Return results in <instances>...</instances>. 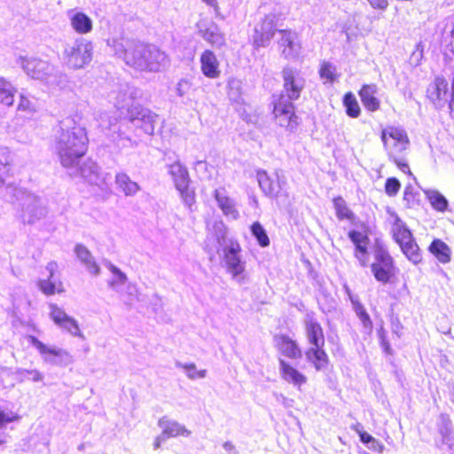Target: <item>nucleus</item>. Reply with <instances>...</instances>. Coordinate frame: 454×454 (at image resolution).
I'll use <instances>...</instances> for the list:
<instances>
[{"label": "nucleus", "mask_w": 454, "mask_h": 454, "mask_svg": "<svg viewBox=\"0 0 454 454\" xmlns=\"http://www.w3.org/2000/svg\"><path fill=\"white\" fill-rule=\"evenodd\" d=\"M58 141L59 157L63 168L72 169L73 176L87 177L97 175V164L91 159L82 161L88 151L89 138L85 129L72 118H67Z\"/></svg>", "instance_id": "f257e3e1"}, {"label": "nucleus", "mask_w": 454, "mask_h": 454, "mask_svg": "<svg viewBox=\"0 0 454 454\" xmlns=\"http://www.w3.org/2000/svg\"><path fill=\"white\" fill-rule=\"evenodd\" d=\"M121 46L115 50V53L128 66L140 71L158 72L167 59V55L159 48L142 42L127 41Z\"/></svg>", "instance_id": "f03ea898"}, {"label": "nucleus", "mask_w": 454, "mask_h": 454, "mask_svg": "<svg viewBox=\"0 0 454 454\" xmlns=\"http://www.w3.org/2000/svg\"><path fill=\"white\" fill-rule=\"evenodd\" d=\"M380 138L384 149L396 167L403 173L411 175L408 163L397 156L406 151L410 145V139L407 132L398 126H387L381 130Z\"/></svg>", "instance_id": "7ed1b4c3"}, {"label": "nucleus", "mask_w": 454, "mask_h": 454, "mask_svg": "<svg viewBox=\"0 0 454 454\" xmlns=\"http://www.w3.org/2000/svg\"><path fill=\"white\" fill-rule=\"evenodd\" d=\"M390 215L392 217L390 233L393 240L410 262L415 265L419 264L423 260V254L412 231L397 214L393 212Z\"/></svg>", "instance_id": "20e7f679"}, {"label": "nucleus", "mask_w": 454, "mask_h": 454, "mask_svg": "<svg viewBox=\"0 0 454 454\" xmlns=\"http://www.w3.org/2000/svg\"><path fill=\"white\" fill-rule=\"evenodd\" d=\"M293 101L286 99L284 93H279L273 95L270 102L276 124L288 132H294L301 122Z\"/></svg>", "instance_id": "39448f33"}, {"label": "nucleus", "mask_w": 454, "mask_h": 454, "mask_svg": "<svg viewBox=\"0 0 454 454\" xmlns=\"http://www.w3.org/2000/svg\"><path fill=\"white\" fill-rule=\"evenodd\" d=\"M371 270L375 279L382 284L392 282L395 278L397 270L394 258L384 248L376 250L374 262L371 264Z\"/></svg>", "instance_id": "423d86ee"}, {"label": "nucleus", "mask_w": 454, "mask_h": 454, "mask_svg": "<svg viewBox=\"0 0 454 454\" xmlns=\"http://www.w3.org/2000/svg\"><path fill=\"white\" fill-rule=\"evenodd\" d=\"M451 97V83L443 75H436L425 90L426 100L435 108H442Z\"/></svg>", "instance_id": "0eeeda50"}, {"label": "nucleus", "mask_w": 454, "mask_h": 454, "mask_svg": "<svg viewBox=\"0 0 454 454\" xmlns=\"http://www.w3.org/2000/svg\"><path fill=\"white\" fill-rule=\"evenodd\" d=\"M169 173L183 201L189 207L192 206L195 202V192L190 187V177L187 168L179 161H176L169 165Z\"/></svg>", "instance_id": "6e6552de"}, {"label": "nucleus", "mask_w": 454, "mask_h": 454, "mask_svg": "<svg viewBox=\"0 0 454 454\" xmlns=\"http://www.w3.org/2000/svg\"><path fill=\"white\" fill-rule=\"evenodd\" d=\"M348 237L355 246L354 255L358 260L363 267H367L369 264V251L368 247L370 244L369 229L364 223L358 225V229L350 230Z\"/></svg>", "instance_id": "1a4fd4ad"}, {"label": "nucleus", "mask_w": 454, "mask_h": 454, "mask_svg": "<svg viewBox=\"0 0 454 454\" xmlns=\"http://www.w3.org/2000/svg\"><path fill=\"white\" fill-rule=\"evenodd\" d=\"M277 22V14L268 13L264 15L260 23L254 27L251 39L254 48L264 47L270 43L278 31L276 28Z\"/></svg>", "instance_id": "9d476101"}, {"label": "nucleus", "mask_w": 454, "mask_h": 454, "mask_svg": "<svg viewBox=\"0 0 454 454\" xmlns=\"http://www.w3.org/2000/svg\"><path fill=\"white\" fill-rule=\"evenodd\" d=\"M241 251V246L237 240H231L228 246L223 248V262L225 270L233 278L245 272V262L240 257Z\"/></svg>", "instance_id": "9b49d317"}, {"label": "nucleus", "mask_w": 454, "mask_h": 454, "mask_svg": "<svg viewBox=\"0 0 454 454\" xmlns=\"http://www.w3.org/2000/svg\"><path fill=\"white\" fill-rule=\"evenodd\" d=\"M281 76L285 98L290 100L299 99L305 83L299 72L291 67H286L281 71Z\"/></svg>", "instance_id": "f8f14e48"}, {"label": "nucleus", "mask_w": 454, "mask_h": 454, "mask_svg": "<svg viewBox=\"0 0 454 454\" xmlns=\"http://www.w3.org/2000/svg\"><path fill=\"white\" fill-rule=\"evenodd\" d=\"M67 63L74 69L83 67L92 59V48L90 43L75 42L64 52Z\"/></svg>", "instance_id": "ddd939ff"}, {"label": "nucleus", "mask_w": 454, "mask_h": 454, "mask_svg": "<svg viewBox=\"0 0 454 454\" xmlns=\"http://www.w3.org/2000/svg\"><path fill=\"white\" fill-rule=\"evenodd\" d=\"M46 269L49 271L48 278L46 279H40L37 282L40 291L47 296L64 293L65 287L63 283L60 280L54 279V276L58 272V263L51 262L47 264Z\"/></svg>", "instance_id": "4468645a"}, {"label": "nucleus", "mask_w": 454, "mask_h": 454, "mask_svg": "<svg viewBox=\"0 0 454 454\" xmlns=\"http://www.w3.org/2000/svg\"><path fill=\"white\" fill-rule=\"evenodd\" d=\"M275 347L284 356L296 360L301 357V349L295 340L287 334H277L274 336Z\"/></svg>", "instance_id": "2eb2a0df"}, {"label": "nucleus", "mask_w": 454, "mask_h": 454, "mask_svg": "<svg viewBox=\"0 0 454 454\" xmlns=\"http://www.w3.org/2000/svg\"><path fill=\"white\" fill-rule=\"evenodd\" d=\"M304 330L308 342L311 346L325 344V337L321 323L314 315H307L304 320Z\"/></svg>", "instance_id": "dca6fc26"}, {"label": "nucleus", "mask_w": 454, "mask_h": 454, "mask_svg": "<svg viewBox=\"0 0 454 454\" xmlns=\"http://www.w3.org/2000/svg\"><path fill=\"white\" fill-rule=\"evenodd\" d=\"M202 74L210 79H216L221 74L220 63L211 50H205L200 58Z\"/></svg>", "instance_id": "f3484780"}, {"label": "nucleus", "mask_w": 454, "mask_h": 454, "mask_svg": "<svg viewBox=\"0 0 454 454\" xmlns=\"http://www.w3.org/2000/svg\"><path fill=\"white\" fill-rule=\"evenodd\" d=\"M376 84H364L358 90L361 102L369 112H376L380 108V100L377 98Z\"/></svg>", "instance_id": "a211bd4d"}, {"label": "nucleus", "mask_w": 454, "mask_h": 454, "mask_svg": "<svg viewBox=\"0 0 454 454\" xmlns=\"http://www.w3.org/2000/svg\"><path fill=\"white\" fill-rule=\"evenodd\" d=\"M325 345L311 346L305 351L307 360L317 371L326 368L330 363L329 356L324 348Z\"/></svg>", "instance_id": "6ab92c4d"}, {"label": "nucleus", "mask_w": 454, "mask_h": 454, "mask_svg": "<svg viewBox=\"0 0 454 454\" xmlns=\"http://www.w3.org/2000/svg\"><path fill=\"white\" fill-rule=\"evenodd\" d=\"M50 308V317L55 324L66 328L73 333L76 334L79 332V327L76 321L71 317L67 316L62 309L58 307L56 304H51Z\"/></svg>", "instance_id": "aec40b11"}, {"label": "nucleus", "mask_w": 454, "mask_h": 454, "mask_svg": "<svg viewBox=\"0 0 454 454\" xmlns=\"http://www.w3.org/2000/svg\"><path fill=\"white\" fill-rule=\"evenodd\" d=\"M279 365L281 377L286 381L297 387H301L307 382V377L284 359H279Z\"/></svg>", "instance_id": "412c9836"}, {"label": "nucleus", "mask_w": 454, "mask_h": 454, "mask_svg": "<svg viewBox=\"0 0 454 454\" xmlns=\"http://www.w3.org/2000/svg\"><path fill=\"white\" fill-rule=\"evenodd\" d=\"M428 251L441 262L448 263L451 260V249L442 239H434L428 246Z\"/></svg>", "instance_id": "4be33fe9"}, {"label": "nucleus", "mask_w": 454, "mask_h": 454, "mask_svg": "<svg viewBox=\"0 0 454 454\" xmlns=\"http://www.w3.org/2000/svg\"><path fill=\"white\" fill-rule=\"evenodd\" d=\"M214 197L224 215L230 216L233 219H237L239 217V212L230 197L221 193L219 190H215Z\"/></svg>", "instance_id": "5701e85b"}, {"label": "nucleus", "mask_w": 454, "mask_h": 454, "mask_svg": "<svg viewBox=\"0 0 454 454\" xmlns=\"http://www.w3.org/2000/svg\"><path fill=\"white\" fill-rule=\"evenodd\" d=\"M28 341L38 350V352L44 356L45 359H50L51 357H61L67 353L55 347H48L43 344L41 340H39L36 337L33 335L28 336Z\"/></svg>", "instance_id": "b1692460"}, {"label": "nucleus", "mask_w": 454, "mask_h": 454, "mask_svg": "<svg viewBox=\"0 0 454 454\" xmlns=\"http://www.w3.org/2000/svg\"><path fill=\"white\" fill-rule=\"evenodd\" d=\"M74 252L78 259H80L87 267L88 270L92 274L99 272V267L95 262L89 249L82 244H77Z\"/></svg>", "instance_id": "393cba45"}, {"label": "nucleus", "mask_w": 454, "mask_h": 454, "mask_svg": "<svg viewBox=\"0 0 454 454\" xmlns=\"http://www.w3.org/2000/svg\"><path fill=\"white\" fill-rule=\"evenodd\" d=\"M425 195L432 208L439 213H444L449 207L448 200L436 190L425 191Z\"/></svg>", "instance_id": "a878e982"}, {"label": "nucleus", "mask_w": 454, "mask_h": 454, "mask_svg": "<svg viewBox=\"0 0 454 454\" xmlns=\"http://www.w3.org/2000/svg\"><path fill=\"white\" fill-rule=\"evenodd\" d=\"M318 74L324 82L333 84L338 82L340 74L334 64L329 61H322L319 66Z\"/></svg>", "instance_id": "bb28decb"}, {"label": "nucleus", "mask_w": 454, "mask_h": 454, "mask_svg": "<svg viewBox=\"0 0 454 454\" xmlns=\"http://www.w3.org/2000/svg\"><path fill=\"white\" fill-rule=\"evenodd\" d=\"M258 183L261 189L268 196H276L280 189L278 181L271 178L264 171L258 173Z\"/></svg>", "instance_id": "cd10ccee"}, {"label": "nucleus", "mask_w": 454, "mask_h": 454, "mask_svg": "<svg viewBox=\"0 0 454 454\" xmlns=\"http://www.w3.org/2000/svg\"><path fill=\"white\" fill-rule=\"evenodd\" d=\"M115 184L126 196H132L139 190V185L136 182L132 181L129 176L123 172L116 174Z\"/></svg>", "instance_id": "c85d7f7f"}, {"label": "nucleus", "mask_w": 454, "mask_h": 454, "mask_svg": "<svg viewBox=\"0 0 454 454\" xmlns=\"http://www.w3.org/2000/svg\"><path fill=\"white\" fill-rule=\"evenodd\" d=\"M200 34L212 46L220 47L224 44V35L215 24H213L210 27L200 29Z\"/></svg>", "instance_id": "c756f323"}, {"label": "nucleus", "mask_w": 454, "mask_h": 454, "mask_svg": "<svg viewBox=\"0 0 454 454\" xmlns=\"http://www.w3.org/2000/svg\"><path fill=\"white\" fill-rule=\"evenodd\" d=\"M333 207L335 209L336 217L340 221L348 220L350 222L354 221L355 214L348 207L347 202L341 196H336L333 199Z\"/></svg>", "instance_id": "7c9ffc66"}, {"label": "nucleus", "mask_w": 454, "mask_h": 454, "mask_svg": "<svg viewBox=\"0 0 454 454\" xmlns=\"http://www.w3.org/2000/svg\"><path fill=\"white\" fill-rule=\"evenodd\" d=\"M73 28L79 34H87L92 29L90 19L83 12H77L71 18Z\"/></svg>", "instance_id": "2f4dec72"}, {"label": "nucleus", "mask_w": 454, "mask_h": 454, "mask_svg": "<svg viewBox=\"0 0 454 454\" xmlns=\"http://www.w3.org/2000/svg\"><path fill=\"white\" fill-rule=\"evenodd\" d=\"M347 115L350 118H357L361 114V107L355 95L351 92H346L342 99Z\"/></svg>", "instance_id": "473e14b6"}, {"label": "nucleus", "mask_w": 454, "mask_h": 454, "mask_svg": "<svg viewBox=\"0 0 454 454\" xmlns=\"http://www.w3.org/2000/svg\"><path fill=\"white\" fill-rule=\"evenodd\" d=\"M163 435H166V439L168 440L170 437H177L180 435L187 436L190 434V431L187 430L184 426L179 425L178 423H170L168 424L161 433Z\"/></svg>", "instance_id": "72a5a7b5"}, {"label": "nucleus", "mask_w": 454, "mask_h": 454, "mask_svg": "<svg viewBox=\"0 0 454 454\" xmlns=\"http://www.w3.org/2000/svg\"><path fill=\"white\" fill-rule=\"evenodd\" d=\"M250 229L252 234L256 238L261 247H265L270 245V239L264 228L259 222L253 223Z\"/></svg>", "instance_id": "f704fd0d"}, {"label": "nucleus", "mask_w": 454, "mask_h": 454, "mask_svg": "<svg viewBox=\"0 0 454 454\" xmlns=\"http://www.w3.org/2000/svg\"><path fill=\"white\" fill-rule=\"evenodd\" d=\"M354 309L356 311V314L361 320L364 327L368 329L369 331H372L373 325L372 321L364 307L360 302L356 301L354 302Z\"/></svg>", "instance_id": "c9c22d12"}, {"label": "nucleus", "mask_w": 454, "mask_h": 454, "mask_svg": "<svg viewBox=\"0 0 454 454\" xmlns=\"http://www.w3.org/2000/svg\"><path fill=\"white\" fill-rule=\"evenodd\" d=\"M0 102L11 106L13 103V93L9 88L7 82L0 78Z\"/></svg>", "instance_id": "e433bc0d"}, {"label": "nucleus", "mask_w": 454, "mask_h": 454, "mask_svg": "<svg viewBox=\"0 0 454 454\" xmlns=\"http://www.w3.org/2000/svg\"><path fill=\"white\" fill-rule=\"evenodd\" d=\"M278 31L281 35L278 44L283 48V51L285 52L286 49L292 51L294 49V39L291 31L289 29H279Z\"/></svg>", "instance_id": "4c0bfd02"}, {"label": "nucleus", "mask_w": 454, "mask_h": 454, "mask_svg": "<svg viewBox=\"0 0 454 454\" xmlns=\"http://www.w3.org/2000/svg\"><path fill=\"white\" fill-rule=\"evenodd\" d=\"M181 368L186 372V375L192 380L204 378L206 376V370H198L196 365L192 363L182 364Z\"/></svg>", "instance_id": "58836bf2"}, {"label": "nucleus", "mask_w": 454, "mask_h": 454, "mask_svg": "<svg viewBox=\"0 0 454 454\" xmlns=\"http://www.w3.org/2000/svg\"><path fill=\"white\" fill-rule=\"evenodd\" d=\"M401 189V184L396 177H389L385 182V192L389 197L395 196Z\"/></svg>", "instance_id": "ea45409f"}, {"label": "nucleus", "mask_w": 454, "mask_h": 454, "mask_svg": "<svg viewBox=\"0 0 454 454\" xmlns=\"http://www.w3.org/2000/svg\"><path fill=\"white\" fill-rule=\"evenodd\" d=\"M110 271L115 277V279L109 282V286L112 288H116L118 285H122L127 281V276L121 271L117 267L111 265L109 267Z\"/></svg>", "instance_id": "a19ab883"}, {"label": "nucleus", "mask_w": 454, "mask_h": 454, "mask_svg": "<svg viewBox=\"0 0 454 454\" xmlns=\"http://www.w3.org/2000/svg\"><path fill=\"white\" fill-rule=\"evenodd\" d=\"M424 57V44L419 42L415 45L413 51L411 54L410 60L412 65L418 66L420 64Z\"/></svg>", "instance_id": "79ce46f5"}, {"label": "nucleus", "mask_w": 454, "mask_h": 454, "mask_svg": "<svg viewBox=\"0 0 454 454\" xmlns=\"http://www.w3.org/2000/svg\"><path fill=\"white\" fill-rule=\"evenodd\" d=\"M20 419V415L14 412H5L0 407V428L5 424L18 421Z\"/></svg>", "instance_id": "37998d69"}, {"label": "nucleus", "mask_w": 454, "mask_h": 454, "mask_svg": "<svg viewBox=\"0 0 454 454\" xmlns=\"http://www.w3.org/2000/svg\"><path fill=\"white\" fill-rule=\"evenodd\" d=\"M129 289H130V291L127 293L126 297H124L123 302L127 307L130 308L134 302L139 301V293L135 286H129Z\"/></svg>", "instance_id": "c03bdc74"}, {"label": "nucleus", "mask_w": 454, "mask_h": 454, "mask_svg": "<svg viewBox=\"0 0 454 454\" xmlns=\"http://www.w3.org/2000/svg\"><path fill=\"white\" fill-rule=\"evenodd\" d=\"M371 6L374 9L384 11L388 6L387 0H367Z\"/></svg>", "instance_id": "a18cd8bd"}, {"label": "nucleus", "mask_w": 454, "mask_h": 454, "mask_svg": "<svg viewBox=\"0 0 454 454\" xmlns=\"http://www.w3.org/2000/svg\"><path fill=\"white\" fill-rule=\"evenodd\" d=\"M380 346H381L383 351L387 355H392V353H393L392 348L390 347L389 342L385 338V335L383 333H380Z\"/></svg>", "instance_id": "49530a36"}, {"label": "nucleus", "mask_w": 454, "mask_h": 454, "mask_svg": "<svg viewBox=\"0 0 454 454\" xmlns=\"http://www.w3.org/2000/svg\"><path fill=\"white\" fill-rule=\"evenodd\" d=\"M450 115L454 119V76L451 80V97L448 99Z\"/></svg>", "instance_id": "de8ad7c7"}, {"label": "nucleus", "mask_w": 454, "mask_h": 454, "mask_svg": "<svg viewBox=\"0 0 454 454\" xmlns=\"http://www.w3.org/2000/svg\"><path fill=\"white\" fill-rule=\"evenodd\" d=\"M190 87L191 82L188 80L180 81L177 84L178 94L183 96Z\"/></svg>", "instance_id": "09e8293b"}, {"label": "nucleus", "mask_w": 454, "mask_h": 454, "mask_svg": "<svg viewBox=\"0 0 454 454\" xmlns=\"http://www.w3.org/2000/svg\"><path fill=\"white\" fill-rule=\"evenodd\" d=\"M27 374L28 375V379L35 382L41 381L43 378V374L38 370L27 371Z\"/></svg>", "instance_id": "8fccbe9b"}, {"label": "nucleus", "mask_w": 454, "mask_h": 454, "mask_svg": "<svg viewBox=\"0 0 454 454\" xmlns=\"http://www.w3.org/2000/svg\"><path fill=\"white\" fill-rule=\"evenodd\" d=\"M358 434H359V436H360V440L364 443H369V442H372L374 440L373 437L371 434H369L368 433H366L364 431H359Z\"/></svg>", "instance_id": "3c124183"}, {"label": "nucleus", "mask_w": 454, "mask_h": 454, "mask_svg": "<svg viewBox=\"0 0 454 454\" xmlns=\"http://www.w3.org/2000/svg\"><path fill=\"white\" fill-rule=\"evenodd\" d=\"M167 439H166V435H163L162 434H160L159 436H157L153 442V447L155 450L159 449L161 445V443L163 442H165Z\"/></svg>", "instance_id": "603ef678"}, {"label": "nucleus", "mask_w": 454, "mask_h": 454, "mask_svg": "<svg viewBox=\"0 0 454 454\" xmlns=\"http://www.w3.org/2000/svg\"><path fill=\"white\" fill-rule=\"evenodd\" d=\"M207 4L214 7L215 10H218L217 1L216 0H202Z\"/></svg>", "instance_id": "864d4df0"}, {"label": "nucleus", "mask_w": 454, "mask_h": 454, "mask_svg": "<svg viewBox=\"0 0 454 454\" xmlns=\"http://www.w3.org/2000/svg\"><path fill=\"white\" fill-rule=\"evenodd\" d=\"M198 165L203 167L205 170H207L208 168H214V166L208 164L207 161H199Z\"/></svg>", "instance_id": "5fc2aeb1"}, {"label": "nucleus", "mask_w": 454, "mask_h": 454, "mask_svg": "<svg viewBox=\"0 0 454 454\" xmlns=\"http://www.w3.org/2000/svg\"><path fill=\"white\" fill-rule=\"evenodd\" d=\"M450 34H451V36L454 38V23H453V27H452Z\"/></svg>", "instance_id": "6e6d98bb"}]
</instances>
